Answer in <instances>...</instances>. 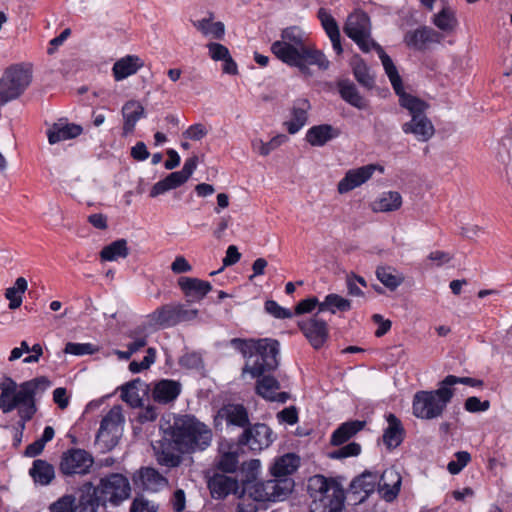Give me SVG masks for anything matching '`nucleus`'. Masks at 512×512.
<instances>
[{
	"label": "nucleus",
	"mask_w": 512,
	"mask_h": 512,
	"mask_svg": "<svg viewBox=\"0 0 512 512\" xmlns=\"http://www.w3.org/2000/svg\"><path fill=\"white\" fill-rule=\"evenodd\" d=\"M294 484L292 478L246 481L243 494L257 502L283 501L292 493Z\"/></svg>",
	"instance_id": "8"
},
{
	"label": "nucleus",
	"mask_w": 512,
	"mask_h": 512,
	"mask_svg": "<svg viewBox=\"0 0 512 512\" xmlns=\"http://www.w3.org/2000/svg\"><path fill=\"white\" fill-rule=\"evenodd\" d=\"M402 477L394 468H387L378 477V493L386 502L394 501L401 489Z\"/></svg>",
	"instance_id": "17"
},
{
	"label": "nucleus",
	"mask_w": 512,
	"mask_h": 512,
	"mask_svg": "<svg viewBox=\"0 0 512 512\" xmlns=\"http://www.w3.org/2000/svg\"><path fill=\"white\" fill-rule=\"evenodd\" d=\"M139 391L146 393L148 386L141 379L137 378L122 386L121 398L131 407H140L142 405V398Z\"/></svg>",
	"instance_id": "40"
},
{
	"label": "nucleus",
	"mask_w": 512,
	"mask_h": 512,
	"mask_svg": "<svg viewBox=\"0 0 512 512\" xmlns=\"http://www.w3.org/2000/svg\"><path fill=\"white\" fill-rule=\"evenodd\" d=\"M18 415L20 420L18 421V427L20 430L25 429L26 422L30 421L37 411L36 401L31 400L29 402L20 404L18 407Z\"/></svg>",
	"instance_id": "53"
},
{
	"label": "nucleus",
	"mask_w": 512,
	"mask_h": 512,
	"mask_svg": "<svg viewBox=\"0 0 512 512\" xmlns=\"http://www.w3.org/2000/svg\"><path fill=\"white\" fill-rule=\"evenodd\" d=\"M273 441V432L264 423L247 426L238 438L239 445H247L250 450L255 452L268 448Z\"/></svg>",
	"instance_id": "14"
},
{
	"label": "nucleus",
	"mask_w": 512,
	"mask_h": 512,
	"mask_svg": "<svg viewBox=\"0 0 512 512\" xmlns=\"http://www.w3.org/2000/svg\"><path fill=\"white\" fill-rule=\"evenodd\" d=\"M378 488V474L371 471H364L351 482L353 494L363 493L368 497Z\"/></svg>",
	"instance_id": "41"
},
{
	"label": "nucleus",
	"mask_w": 512,
	"mask_h": 512,
	"mask_svg": "<svg viewBox=\"0 0 512 512\" xmlns=\"http://www.w3.org/2000/svg\"><path fill=\"white\" fill-rule=\"evenodd\" d=\"M99 351V348L91 343L68 342L65 345L64 353L75 356L92 355Z\"/></svg>",
	"instance_id": "51"
},
{
	"label": "nucleus",
	"mask_w": 512,
	"mask_h": 512,
	"mask_svg": "<svg viewBox=\"0 0 512 512\" xmlns=\"http://www.w3.org/2000/svg\"><path fill=\"white\" fill-rule=\"evenodd\" d=\"M210 57L214 61H222L229 57L230 52L226 46L217 42H210L207 44Z\"/></svg>",
	"instance_id": "61"
},
{
	"label": "nucleus",
	"mask_w": 512,
	"mask_h": 512,
	"mask_svg": "<svg viewBox=\"0 0 512 512\" xmlns=\"http://www.w3.org/2000/svg\"><path fill=\"white\" fill-rule=\"evenodd\" d=\"M351 65L353 76L356 81L363 88L372 90L375 87V76L365 61L361 58H355Z\"/></svg>",
	"instance_id": "42"
},
{
	"label": "nucleus",
	"mask_w": 512,
	"mask_h": 512,
	"mask_svg": "<svg viewBox=\"0 0 512 512\" xmlns=\"http://www.w3.org/2000/svg\"><path fill=\"white\" fill-rule=\"evenodd\" d=\"M310 108L311 105L307 99L294 101L291 109L292 118L284 123L289 134L297 133L307 123Z\"/></svg>",
	"instance_id": "32"
},
{
	"label": "nucleus",
	"mask_w": 512,
	"mask_h": 512,
	"mask_svg": "<svg viewBox=\"0 0 512 512\" xmlns=\"http://www.w3.org/2000/svg\"><path fill=\"white\" fill-rule=\"evenodd\" d=\"M317 16L321 22L323 29L325 30L327 36L329 37L332 43L333 50L336 52L337 55L342 54L343 48L341 45V35L339 26L335 18L325 8H320L318 10Z\"/></svg>",
	"instance_id": "30"
},
{
	"label": "nucleus",
	"mask_w": 512,
	"mask_h": 512,
	"mask_svg": "<svg viewBox=\"0 0 512 512\" xmlns=\"http://www.w3.org/2000/svg\"><path fill=\"white\" fill-rule=\"evenodd\" d=\"M374 45L375 46H373L372 49H374L379 55L385 73L388 76L396 95L399 97V101H401V96H411V94L405 92L402 79L390 56L386 54L384 49L378 43H375Z\"/></svg>",
	"instance_id": "25"
},
{
	"label": "nucleus",
	"mask_w": 512,
	"mask_h": 512,
	"mask_svg": "<svg viewBox=\"0 0 512 512\" xmlns=\"http://www.w3.org/2000/svg\"><path fill=\"white\" fill-rule=\"evenodd\" d=\"M211 440L212 431L207 425L194 416H179L164 430L157 460L161 465L177 467L182 461L181 454L203 451L210 446Z\"/></svg>",
	"instance_id": "2"
},
{
	"label": "nucleus",
	"mask_w": 512,
	"mask_h": 512,
	"mask_svg": "<svg viewBox=\"0 0 512 512\" xmlns=\"http://www.w3.org/2000/svg\"><path fill=\"white\" fill-rule=\"evenodd\" d=\"M402 205V197L397 191L384 192L381 197L374 202L373 209L379 212H391L398 210Z\"/></svg>",
	"instance_id": "48"
},
{
	"label": "nucleus",
	"mask_w": 512,
	"mask_h": 512,
	"mask_svg": "<svg viewBox=\"0 0 512 512\" xmlns=\"http://www.w3.org/2000/svg\"><path fill=\"white\" fill-rule=\"evenodd\" d=\"M433 24L444 32H452L457 26L455 12L450 7L444 6L434 15Z\"/></svg>",
	"instance_id": "49"
},
{
	"label": "nucleus",
	"mask_w": 512,
	"mask_h": 512,
	"mask_svg": "<svg viewBox=\"0 0 512 512\" xmlns=\"http://www.w3.org/2000/svg\"><path fill=\"white\" fill-rule=\"evenodd\" d=\"M144 66L143 60L137 55H127L117 60L112 68L116 81H121L135 74Z\"/></svg>",
	"instance_id": "34"
},
{
	"label": "nucleus",
	"mask_w": 512,
	"mask_h": 512,
	"mask_svg": "<svg viewBox=\"0 0 512 512\" xmlns=\"http://www.w3.org/2000/svg\"><path fill=\"white\" fill-rule=\"evenodd\" d=\"M97 488L100 499L103 501V506H105L107 502L117 506L128 499L131 494L128 478L120 473H111L102 477Z\"/></svg>",
	"instance_id": "11"
},
{
	"label": "nucleus",
	"mask_w": 512,
	"mask_h": 512,
	"mask_svg": "<svg viewBox=\"0 0 512 512\" xmlns=\"http://www.w3.org/2000/svg\"><path fill=\"white\" fill-rule=\"evenodd\" d=\"M278 418L282 422H285L289 425H294L298 422L297 409L294 406L284 408L282 411L278 413Z\"/></svg>",
	"instance_id": "64"
},
{
	"label": "nucleus",
	"mask_w": 512,
	"mask_h": 512,
	"mask_svg": "<svg viewBox=\"0 0 512 512\" xmlns=\"http://www.w3.org/2000/svg\"><path fill=\"white\" fill-rule=\"evenodd\" d=\"M307 492L311 499L310 512H342L344 490L334 479L314 475L308 480Z\"/></svg>",
	"instance_id": "5"
},
{
	"label": "nucleus",
	"mask_w": 512,
	"mask_h": 512,
	"mask_svg": "<svg viewBox=\"0 0 512 512\" xmlns=\"http://www.w3.org/2000/svg\"><path fill=\"white\" fill-rule=\"evenodd\" d=\"M76 497L71 494L60 497L57 501L49 506L50 512H76L75 510Z\"/></svg>",
	"instance_id": "54"
},
{
	"label": "nucleus",
	"mask_w": 512,
	"mask_h": 512,
	"mask_svg": "<svg viewBox=\"0 0 512 512\" xmlns=\"http://www.w3.org/2000/svg\"><path fill=\"white\" fill-rule=\"evenodd\" d=\"M224 420L227 425L246 428L250 425L249 414L242 404L229 403L223 405L217 412L216 420Z\"/></svg>",
	"instance_id": "20"
},
{
	"label": "nucleus",
	"mask_w": 512,
	"mask_h": 512,
	"mask_svg": "<svg viewBox=\"0 0 512 512\" xmlns=\"http://www.w3.org/2000/svg\"><path fill=\"white\" fill-rule=\"evenodd\" d=\"M180 382L172 379H162L154 384L152 398L159 404L174 402L181 393Z\"/></svg>",
	"instance_id": "26"
},
{
	"label": "nucleus",
	"mask_w": 512,
	"mask_h": 512,
	"mask_svg": "<svg viewBox=\"0 0 512 512\" xmlns=\"http://www.w3.org/2000/svg\"><path fill=\"white\" fill-rule=\"evenodd\" d=\"M124 423L121 406H113L102 418L100 428L96 435V442L102 443L107 450L116 446Z\"/></svg>",
	"instance_id": "13"
},
{
	"label": "nucleus",
	"mask_w": 512,
	"mask_h": 512,
	"mask_svg": "<svg viewBox=\"0 0 512 512\" xmlns=\"http://www.w3.org/2000/svg\"><path fill=\"white\" fill-rule=\"evenodd\" d=\"M144 490L156 492L167 485V480L156 469L151 467L141 468L138 480Z\"/></svg>",
	"instance_id": "38"
},
{
	"label": "nucleus",
	"mask_w": 512,
	"mask_h": 512,
	"mask_svg": "<svg viewBox=\"0 0 512 512\" xmlns=\"http://www.w3.org/2000/svg\"><path fill=\"white\" fill-rule=\"evenodd\" d=\"M286 139L287 137L285 135H277L268 142H264L262 140H255L252 142V147L260 155L267 156L273 150L278 148L282 143H284Z\"/></svg>",
	"instance_id": "50"
},
{
	"label": "nucleus",
	"mask_w": 512,
	"mask_h": 512,
	"mask_svg": "<svg viewBox=\"0 0 512 512\" xmlns=\"http://www.w3.org/2000/svg\"><path fill=\"white\" fill-rule=\"evenodd\" d=\"M230 344L247 359L242 368V374L249 373L252 378H258L256 393L269 401L273 394L280 389L279 381L273 376L266 375L279 366V342L271 338H233Z\"/></svg>",
	"instance_id": "1"
},
{
	"label": "nucleus",
	"mask_w": 512,
	"mask_h": 512,
	"mask_svg": "<svg viewBox=\"0 0 512 512\" xmlns=\"http://www.w3.org/2000/svg\"><path fill=\"white\" fill-rule=\"evenodd\" d=\"M464 408L470 413L484 412L490 408V402L488 400L481 401L478 397L471 396L465 400Z\"/></svg>",
	"instance_id": "60"
},
{
	"label": "nucleus",
	"mask_w": 512,
	"mask_h": 512,
	"mask_svg": "<svg viewBox=\"0 0 512 512\" xmlns=\"http://www.w3.org/2000/svg\"><path fill=\"white\" fill-rule=\"evenodd\" d=\"M376 169L383 171V167L376 164H368L356 169H350L339 181L337 190L340 194H345L367 182Z\"/></svg>",
	"instance_id": "16"
},
{
	"label": "nucleus",
	"mask_w": 512,
	"mask_h": 512,
	"mask_svg": "<svg viewBox=\"0 0 512 512\" xmlns=\"http://www.w3.org/2000/svg\"><path fill=\"white\" fill-rule=\"evenodd\" d=\"M337 89L340 97L349 105L359 110H365L369 107V101L360 94L357 86L351 80H339Z\"/></svg>",
	"instance_id": "27"
},
{
	"label": "nucleus",
	"mask_w": 512,
	"mask_h": 512,
	"mask_svg": "<svg viewBox=\"0 0 512 512\" xmlns=\"http://www.w3.org/2000/svg\"><path fill=\"white\" fill-rule=\"evenodd\" d=\"M32 71L29 67L17 64L9 67L0 79V107L17 99L30 85Z\"/></svg>",
	"instance_id": "9"
},
{
	"label": "nucleus",
	"mask_w": 512,
	"mask_h": 512,
	"mask_svg": "<svg viewBox=\"0 0 512 512\" xmlns=\"http://www.w3.org/2000/svg\"><path fill=\"white\" fill-rule=\"evenodd\" d=\"M123 135L132 134L137 122L146 116L143 105L136 100H129L122 106Z\"/></svg>",
	"instance_id": "28"
},
{
	"label": "nucleus",
	"mask_w": 512,
	"mask_h": 512,
	"mask_svg": "<svg viewBox=\"0 0 512 512\" xmlns=\"http://www.w3.org/2000/svg\"><path fill=\"white\" fill-rule=\"evenodd\" d=\"M366 422L351 420L342 423L331 435L330 443L333 446H340L350 440L354 435L365 427Z\"/></svg>",
	"instance_id": "36"
},
{
	"label": "nucleus",
	"mask_w": 512,
	"mask_h": 512,
	"mask_svg": "<svg viewBox=\"0 0 512 512\" xmlns=\"http://www.w3.org/2000/svg\"><path fill=\"white\" fill-rule=\"evenodd\" d=\"M158 507L143 496H137L132 501L130 512H157Z\"/></svg>",
	"instance_id": "59"
},
{
	"label": "nucleus",
	"mask_w": 512,
	"mask_h": 512,
	"mask_svg": "<svg viewBox=\"0 0 512 512\" xmlns=\"http://www.w3.org/2000/svg\"><path fill=\"white\" fill-rule=\"evenodd\" d=\"M351 309V301L335 293L328 294L324 301L319 305L318 313L330 312L335 314L337 311L346 312Z\"/></svg>",
	"instance_id": "46"
},
{
	"label": "nucleus",
	"mask_w": 512,
	"mask_h": 512,
	"mask_svg": "<svg viewBox=\"0 0 512 512\" xmlns=\"http://www.w3.org/2000/svg\"><path fill=\"white\" fill-rule=\"evenodd\" d=\"M399 104L411 115V120L402 125V131L414 135L418 141H429L435 134L434 125L425 114L429 105L413 95L401 96Z\"/></svg>",
	"instance_id": "7"
},
{
	"label": "nucleus",
	"mask_w": 512,
	"mask_h": 512,
	"mask_svg": "<svg viewBox=\"0 0 512 512\" xmlns=\"http://www.w3.org/2000/svg\"><path fill=\"white\" fill-rule=\"evenodd\" d=\"M344 32L364 53L375 46L376 42L371 38L370 18L364 11L356 10L348 16Z\"/></svg>",
	"instance_id": "10"
},
{
	"label": "nucleus",
	"mask_w": 512,
	"mask_h": 512,
	"mask_svg": "<svg viewBox=\"0 0 512 512\" xmlns=\"http://www.w3.org/2000/svg\"><path fill=\"white\" fill-rule=\"evenodd\" d=\"M298 466L299 457L293 453H288L276 459L270 471L274 477L273 479L290 478L289 475L296 471Z\"/></svg>",
	"instance_id": "37"
},
{
	"label": "nucleus",
	"mask_w": 512,
	"mask_h": 512,
	"mask_svg": "<svg viewBox=\"0 0 512 512\" xmlns=\"http://www.w3.org/2000/svg\"><path fill=\"white\" fill-rule=\"evenodd\" d=\"M176 304L164 305L156 309L152 319L160 326L171 327L179 323Z\"/></svg>",
	"instance_id": "47"
},
{
	"label": "nucleus",
	"mask_w": 512,
	"mask_h": 512,
	"mask_svg": "<svg viewBox=\"0 0 512 512\" xmlns=\"http://www.w3.org/2000/svg\"><path fill=\"white\" fill-rule=\"evenodd\" d=\"M208 488L214 499H224L238 490V481L233 477L215 474L208 481Z\"/></svg>",
	"instance_id": "29"
},
{
	"label": "nucleus",
	"mask_w": 512,
	"mask_h": 512,
	"mask_svg": "<svg viewBox=\"0 0 512 512\" xmlns=\"http://www.w3.org/2000/svg\"><path fill=\"white\" fill-rule=\"evenodd\" d=\"M321 302L318 301L317 297H309L302 301H300L295 306V315H301L305 313L312 312L315 308L319 310V305Z\"/></svg>",
	"instance_id": "62"
},
{
	"label": "nucleus",
	"mask_w": 512,
	"mask_h": 512,
	"mask_svg": "<svg viewBox=\"0 0 512 512\" xmlns=\"http://www.w3.org/2000/svg\"><path fill=\"white\" fill-rule=\"evenodd\" d=\"M207 133H208V130L206 129V127L203 124H201V123H197V124L191 125L183 133V135L186 138L199 141L202 138H204L207 135Z\"/></svg>",
	"instance_id": "63"
},
{
	"label": "nucleus",
	"mask_w": 512,
	"mask_h": 512,
	"mask_svg": "<svg viewBox=\"0 0 512 512\" xmlns=\"http://www.w3.org/2000/svg\"><path fill=\"white\" fill-rule=\"evenodd\" d=\"M340 130L330 124L312 126L306 133V141L314 147H322L340 135Z\"/></svg>",
	"instance_id": "31"
},
{
	"label": "nucleus",
	"mask_w": 512,
	"mask_h": 512,
	"mask_svg": "<svg viewBox=\"0 0 512 512\" xmlns=\"http://www.w3.org/2000/svg\"><path fill=\"white\" fill-rule=\"evenodd\" d=\"M156 360V351L154 348L150 347L147 349L146 355L142 359V361H132L129 364V370L132 373H139L143 370L148 369Z\"/></svg>",
	"instance_id": "56"
},
{
	"label": "nucleus",
	"mask_w": 512,
	"mask_h": 512,
	"mask_svg": "<svg viewBox=\"0 0 512 512\" xmlns=\"http://www.w3.org/2000/svg\"><path fill=\"white\" fill-rule=\"evenodd\" d=\"M29 474L36 484L46 486L55 478V469L46 460L36 459L32 463Z\"/></svg>",
	"instance_id": "39"
},
{
	"label": "nucleus",
	"mask_w": 512,
	"mask_h": 512,
	"mask_svg": "<svg viewBox=\"0 0 512 512\" xmlns=\"http://www.w3.org/2000/svg\"><path fill=\"white\" fill-rule=\"evenodd\" d=\"M83 129L80 125L68 123L67 119L61 118L53 123L47 130L48 142L51 145L78 137Z\"/></svg>",
	"instance_id": "22"
},
{
	"label": "nucleus",
	"mask_w": 512,
	"mask_h": 512,
	"mask_svg": "<svg viewBox=\"0 0 512 512\" xmlns=\"http://www.w3.org/2000/svg\"><path fill=\"white\" fill-rule=\"evenodd\" d=\"M79 497L75 500L76 512H97L98 507L103 505L98 488L92 482H85L79 488Z\"/></svg>",
	"instance_id": "21"
},
{
	"label": "nucleus",
	"mask_w": 512,
	"mask_h": 512,
	"mask_svg": "<svg viewBox=\"0 0 512 512\" xmlns=\"http://www.w3.org/2000/svg\"><path fill=\"white\" fill-rule=\"evenodd\" d=\"M94 464L93 456L84 449L71 448L63 452L59 471L66 477L84 476L90 473Z\"/></svg>",
	"instance_id": "12"
},
{
	"label": "nucleus",
	"mask_w": 512,
	"mask_h": 512,
	"mask_svg": "<svg viewBox=\"0 0 512 512\" xmlns=\"http://www.w3.org/2000/svg\"><path fill=\"white\" fill-rule=\"evenodd\" d=\"M386 420L388 426L383 433V443L391 450L398 447L403 442L405 430L402 422L396 415L389 413L386 416Z\"/></svg>",
	"instance_id": "33"
},
{
	"label": "nucleus",
	"mask_w": 512,
	"mask_h": 512,
	"mask_svg": "<svg viewBox=\"0 0 512 512\" xmlns=\"http://www.w3.org/2000/svg\"><path fill=\"white\" fill-rule=\"evenodd\" d=\"M316 313L306 320L298 321V327L314 349L324 346L329 337V330L326 320Z\"/></svg>",
	"instance_id": "15"
},
{
	"label": "nucleus",
	"mask_w": 512,
	"mask_h": 512,
	"mask_svg": "<svg viewBox=\"0 0 512 512\" xmlns=\"http://www.w3.org/2000/svg\"><path fill=\"white\" fill-rule=\"evenodd\" d=\"M217 467L219 470L226 473H233L237 470L238 467V454L237 452H226L220 456V459L217 463Z\"/></svg>",
	"instance_id": "55"
},
{
	"label": "nucleus",
	"mask_w": 512,
	"mask_h": 512,
	"mask_svg": "<svg viewBox=\"0 0 512 512\" xmlns=\"http://www.w3.org/2000/svg\"><path fill=\"white\" fill-rule=\"evenodd\" d=\"M271 52L283 63L296 67L305 76H311V65L327 70L330 62L314 44L308 43L298 26H289L281 31V40L271 45Z\"/></svg>",
	"instance_id": "3"
},
{
	"label": "nucleus",
	"mask_w": 512,
	"mask_h": 512,
	"mask_svg": "<svg viewBox=\"0 0 512 512\" xmlns=\"http://www.w3.org/2000/svg\"><path fill=\"white\" fill-rule=\"evenodd\" d=\"M374 45L375 46H373L372 49H374L379 55L385 73L388 76L396 95L399 97V101H401V96H411V94L405 92L402 79L390 56L386 54L384 49L378 43H375Z\"/></svg>",
	"instance_id": "23"
},
{
	"label": "nucleus",
	"mask_w": 512,
	"mask_h": 512,
	"mask_svg": "<svg viewBox=\"0 0 512 512\" xmlns=\"http://www.w3.org/2000/svg\"><path fill=\"white\" fill-rule=\"evenodd\" d=\"M178 286L189 303L200 302L212 290L210 282L194 277H180Z\"/></svg>",
	"instance_id": "18"
},
{
	"label": "nucleus",
	"mask_w": 512,
	"mask_h": 512,
	"mask_svg": "<svg viewBox=\"0 0 512 512\" xmlns=\"http://www.w3.org/2000/svg\"><path fill=\"white\" fill-rule=\"evenodd\" d=\"M129 255L128 242L121 238L106 245L100 251L102 261H117L120 258H126Z\"/></svg>",
	"instance_id": "43"
},
{
	"label": "nucleus",
	"mask_w": 512,
	"mask_h": 512,
	"mask_svg": "<svg viewBox=\"0 0 512 512\" xmlns=\"http://www.w3.org/2000/svg\"><path fill=\"white\" fill-rule=\"evenodd\" d=\"M28 289V282L24 277H18L14 285L5 290V298L9 301L8 307L15 310L22 305L23 295Z\"/></svg>",
	"instance_id": "44"
},
{
	"label": "nucleus",
	"mask_w": 512,
	"mask_h": 512,
	"mask_svg": "<svg viewBox=\"0 0 512 512\" xmlns=\"http://www.w3.org/2000/svg\"><path fill=\"white\" fill-rule=\"evenodd\" d=\"M374 45L375 46H373L372 49H374L379 55L385 73L388 76L396 95L399 97V101H401V96H411V94L405 92L402 79L390 56L386 54L384 49L378 43H375Z\"/></svg>",
	"instance_id": "24"
},
{
	"label": "nucleus",
	"mask_w": 512,
	"mask_h": 512,
	"mask_svg": "<svg viewBox=\"0 0 512 512\" xmlns=\"http://www.w3.org/2000/svg\"><path fill=\"white\" fill-rule=\"evenodd\" d=\"M361 453V446L356 442H350L332 452L328 453L330 459H344L348 457H355Z\"/></svg>",
	"instance_id": "52"
},
{
	"label": "nucleus",
	"mask_w": 512,
	"mask_h": 512,
	"mask_svg": "<svg viewBox=\"0 0 512 512\" xmlns=\"http://www.w3.org/2000/svg\"><path fill=\"white\" fill-rule=\"evenodd\" d=\"M265 311L277 319H288L293 316V313L274 300H267L264 304Z\"/></svg>",
	"instance_id": "57"
},
{
	"label": "nucleus",
	"mask_w": 512,
	"mask_h": 512,
	"mask_svg": "<svg viewBox=\"0 0 512 512\" xmlns=\"http://www.w3.org/2000/svg\"><path fill=\"white\" fill-rule=\"evenodd\" d=\"M454 396V390L446 387L443 380L436 390H421L414 394L412 413L416 418L432 420L441 417Z\"/></svg>",
	"instance_id": "6"
},
{
	"label": "nucleus",
	"mask_w": 512,
	"mask_h": 512,
	"mask_svg": "<svg viewBox=\"0 0 512 512\" xmlns=\"http://www.w3.org/2000/svg\"><path fill=\"white\" fill-rule=\"evenodd\" d=\"M442 38L439 32L430 27L423 26L408 31L404 36V42L410 48L423 51L431 43H440Z\"/></svg>",
	"instance_id": "19"
},
{
	"label": "nucleus",
	"mask_w": 512,
	"mask_h": 512,
	"mask_svg": "<svg viewBox=\"0 0 512 512\" xmlns=\"http://www.w3.org/2000/svg\"><path fill=\"white\" fill-rule=\"evenodd\" d=\"M51 386V381L46 376H39L21 383L19 386L9 376L0 381V409L3 413H9L20 404L35 400L37 395L43 394Z\"/></svg>",
	"instance_id": "4"
},
{
	"label": "nucleus",
	"mask_w": 512,
	"mask_h": 512,
	"mask_svg": "<svg viewBox=\"0 0 512 512\" xmlns=\"http://www.w3.org/2000/svg\"><path fill=\"white\" fill-rule=\"evenodd\" d=\"M213 12H207L206 17L192 21L193 26L205 37L222 40L225 35V25L221 21L214 22Z\"/></svg>",
	"instance_id": "35"
},
{
	"label": "nucleus",
	"mask_w": 512,
	"mask_h": 512,
	"mask_svg": "<svg viewBox=\"0 0 512 512\" xmlns=\"http://www.w3.org/2000/svg\"><path fill=\"white\" fill-rule=\"evenodd\" d=\"M443 384L446 387H450L455 384H464L470 387H482L483 381L472 377H457L455 375H448L443 379Z\"/></svg>",
	"instance_id": "58"
},
{
	"label": "nucleus",
	"mask_w": 512,
	"mask_h": 512,
	"mask_svg": "<svg viewBox=\"0 0 512 512\" xmlns=\"http://www.w3.org/2000/svg\"><path fill=\"white\" fill-rule=\"evenodd\" d=\"M377 279L389 290H396L404 281V276L390 266H379L376 269Z\"/></svg>",
	"instance_id": "45"
}]
</instances>
